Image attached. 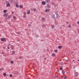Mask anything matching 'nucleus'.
Segmentation results:
<instances>
[{"label":"nucleus","instance_id":"1","mask_svg":"<svg viewBox=\"0 0 79 79\" xmlns=\"http://www.w3.org/2000/svg\"><path fill=\"white\" fill-rule=\"evenodd\" d=\"M1 41H2V42H4V41H5L6 40V39L5 38H1Z\"/></svg>","mask_w":79,"mask_h":79},{"label":"nucleus","instance_id":"2","mask_svg":"<svg viewBox=\"0 0 79 79\" xmlns=\"http://www.w3.org/2000/svg\"><path fill=\"white\" fill-rule=\"evenodd\" d=\"M74 74H75V76L77 77L78 76V74H79V73H78L77 72H75L74 73Z\"/></svg>","mask_w":79,"mask_h":79},{"label":"nucleus","instance_id":"3","mask_svg":"<svg viewBox=\"0 0 79 79\" xmlns=\"http://www.w3.org/2000/svg\"><path fill=\"white\" fill-rule=\"evenodd\" d=\"M51 17L52 19H55V14H53L52 15Z\"/></svg>","mask_w":79,"mask_h":79},{"label":"nucleus","instance_id":"4","mask_svg":"<svg viewBox=\"0 0 79 79\" xmlns=\"http://www.w3.org/2000/svg\"><path fill=\"white\" fill-rule=\"evenodd\" d=\"M51 55L52 57H55V56H56V54L55 53H52Z\"/></svg>","mask_w":79,"mask_h":79},{"label":"nucleus","instance_id":"5","mask_svg":"<svg viewBox=\"0 0 79 79\" xmlns=\"http://www.w3.org/2000/svg\"><path fill=\"white\" fill-rule=\"evenodd\" d=\"M8 15V13H5L3 14V16H4V17H6V16H7Z\"/></svg>","mask_w":79,"mask_h":79},{"label":"nucleus","instance_id":"6","mask_svg":"<svg viewBox=\"0 0 79 79\" xmlns=\"http://www.w3.org/2000/svg\"><path fill=\"white\" fill-rule=\"evenodd\" d=\"M15 73L16 75H18V74H19V72H18V71H16L15 72Z\"/></svg>","mask_w":79,"mask_h":79},{"label":"nucleus","instance_id":"7","mask_svg":"<svg viewBox=\"0 0 79 79\" xmlns=\"http://www.w3.org/2000/svg\"><path fill=\"white\" fill-rule=\"evenodd\" d=\"M42 4L43 5H45L46 4V2L44 1H42Z\"/></svg>","mask_w":79,"mask_h":79},{"label":"nucleus","instance_id":"8","mask_svg":"<svg viewBox=\"0 0 79 79\" xmlns=\"http://www.w3.org/2000/svg\"><path fill=\"white\" fill-rule=\"evenodd\" d=\"M10 47L11 48V50H14V48H15V47H14V46H13L12 45H11L10 46Z\"/></svg>","mask_w":79,"mask_h":79},{"label":"nucleus","instance_id":"9","mask_svg":"<svg viewBox=\"0 0 79 79\" xmlns=\"http://www.w3.org/2000/svg\"><path fill=\"white\" fill-rule=\"evenodd\" d=\"M55 14L56 15H58V10H56V11H55Z\"/></svg>","mask_w":79,"mask_h":79},{"label":"nucleus","instance_id":"10","mask_svg":"<svg viewBox=\"0 0 79 79\" xmlns=\"http://www.w3.org/2000/svg\"><path fill=\"white\" fill-rule=\"evenodd\" d=\"M10 6V4L9 3H7V4L6 5V7H9V6Z\"/></svg>","mask_w":79,"mask_h":79},{"label":"nucleus","instance_id":"11","mask_svg":"<svg viewBox=\"0 0 79 79\" xmlns=\"http://www.w3.org/2000/svg\"><path fill=\"white\" fill-rule=\"evenodd\" d=\"M60 18V16H59V14H58L56 15V18Z\"/></svg>","mask_w":79,"mask_h":79},{"label":"nucleus","instance_id":"12","mask_svg":"<svg viewBox=\"0 0 79 79\" xmlns=\"http://www.w3.org/2000/svg\"><path fill=\"white\" fill-rule=\"evenodd\" d=\"M62 48V46H58V48H59V49H61Z\"/></svg>","mask_w":79,"mask_h":79},{"label":"nucleus","instance_id":"13","mask_svg":"<svg viewBox=\"0 0 79 79\" xmlns=\"http://www.w3.org/2000/svg\"><path fill=\"white\" fill-rule=\"evenodd\" d=\"M49 11H50V10L48 9H46L45 10V12H46V13H47L48 12H49Z\"/></svg>","mask_w":79,"mask_h":79},{"label":"nucleus","instance_id":"14","mask_svg":"<svg viewBox=\"0 0 79 79\" xmlns=\"http://www.w3.org/2000/svg\"><path fill=\"white\" fill-rule=\"evenodd\" d=\"M51 27L52 29H54L55 28V26H54L53 25H51Z\"/></svg>","mask_w":79,"mask_h":79},{"label":"nucleus","instance_id":"15","mask_svg":"<svg viewBox=\"0 0 79 79\" xmlns=\"http://www.w3.org/2000/svg\"><path fill=\"white\" fill-rule=\"evenodd\" d=\"M30 13H31V11L30 10H28V11L27 12V14L28 15H29V14H30Z\"/></svg>","mask_w":79,"mask_h":79},{"label":"nucleus","instance_id":"16","mask_svg":"<svg viewBox=\"0 0 79 79\" xmlns=\"http://www.w3.org/2000/svg\"><path fill=\"white\" fill-rule=\"evenodd\" d=\"M13 19H14V20H16V19H17V18L15 16H13Z\"/></svg>","mask_w":79,"mask_h":79},{"label":"nucleus","instance_id":"17","mask_svg":"<svg viewBox=\"0 0 79 79\" xmlns=\"http://www.w3.org/2000/svg\"><path fill=\"white\" fill-rule=\"evenodd\" d=\"M15 51H12V55H14V54H15Z\"/></svg>","mask_w":79,"mask_h":79},{"label":"nucleus","instance_id":"18","mask_svg":"<svg viewBox=\"0 0 79 79\" xmlns=\"http://www.w3.org/2000/svg\"><path fill=\"white\" fill-rule=\"evenodd\" d=\"M16 34H17L19 35V34H21V32H16Z\"/></svg>","mask_w":79,"mask_h":79},{"label":"nucleus","instance_id":"19","mask_svg":"<svg viewBox=\"0 0 79 79\" xmlns=\"http://www.w3.org/2000/svg\"><path fill=\"white\" fill-rule=\"evenodd\" d=\"M62 67H63V66H62L61 67H60V70H61V71H63V68H62Z\"/></svg>","mask_w":79,"mask_h":79},{"label":"nucleus","instance_id":"20","mask_svg":"<svg viewBox=\"0 0 79 79\" xmlns=\"http://www.w3.org/2000/svg\"><path fill=\"white\" fill-rule=\"evenodd\" d=\"M19 7L21 8H23V6H22L21 5H19Z\"/></svg>","mask_w":79,"mask_h":79},{"label":"nucleus","instance_id":"21","mask_svg":"<svg viewBox=\"0 0 79 79\" xmlns=\"http://www.w3.org/2000/svg\"><path fill=\"white\" fill-rule=\"evenodd\" d=\"M11 18V15H9L8 16V18H9V19H10V18Z\"/></svg>","mask_w":79,"mask_h":79},{"label":"nucleus","instance_id":"22","mask_svg":"<svg viewBox=\"0 0 79 79\" xmlns=\"http://www.w3.org/2000/svg\"><path fill=\"white\" fill-rule=\"evenodd\" d=\"M11 64H14V62L13 61V60H11L10 62Z\"/></svg>","mask_w":79,"mask_h":79},{"label":"nucleus","instance_id":"23","mask_svg":"<svg viewBox=\"0 0 79 79\" xmlns=\"http://www.w3.org/2000/svg\"><path fill=\"white\" fill-rule=\"evenodd\" d=\"M10 77H12L13 75H12V74H10Z\"/></svg>","mask_w":79,"mask_h":79},{"label":"nucleus","instance_id":"24","mask_svg":"<svg viewBox=\"0 0 79 79\" xmlns=\"http://www.w3.org/2000/svg\"><path fill=\"white\" fill-rule=\"evenodd\" d=\"M3 75L5 77V76H6V73H4L3 74Z\"/></svg>","mask_w":79,"mask_h":79},{"label":"nucleus","instance_id":"25","mask_svg":"<svg viewBox=\"0 0 79 79\" xmlns=\"http://www.w3.org/2000/svg\"><path fill=\"white\" fill-rule=\"evenodd\" d=\"M16 6L17 7V8H19V5H18V4H16Z\"/></svg>","mask_w":79,"mask_h":79},{"label":"nucleus","instance_id":"26","mask_svg":"<svg viewBox=\"0 0 79 79\" xmlns=\"http://www.w3.org/2000/svg\"><path fill=\"white\" fill-rule=\"evenodd\" d=\"M19 58V59H22L23 58V57L22 56H20Z\"/></svg>","mask_w":79,"mask_h":79},{"label":"nucleus","instance_id":"27","mask_svg":"<svg viewBox=\"0 0 79 79\" xmlns=\"http://www.w3.org/2000/svg\"><path fill=\"white\" fill-rule=\"evenodd\" d=\"M47 7H48V8H50V5H48L47 6Z\"/></svg>","mask_w":79,"mask_h":79},{"label":"nucleus","instance_id":"28","mask_svg":"<svg viewBox=\"0 0 79 79\" xmlns=\"http://www.w3.org/2000/svg\"><path fill=\"white\" fill-rule=\"evenodd\" d=\"M54 52H55V53H57L58 52V51L56 49L54 50Z\"/></svg>","mask_w":79,"mask_h":79},{"label":"nucleus","instance_id":"29","mask_svg":"<svg viewBox=\"0 0 79 79\" xmlns=\"http://www.w3.org/2000/svg\"><path fill=\"white\" fill-rule=\"evenodd\" d=\"M62 73L63 74H65V72H64V71L62 70Z\"/></svg>","mask_w":79,"mask_h":79},{"label":"nucleus","instance_id":"30","mask_svg":"<svg viewBox=\"0 0 79 79\" xmlns=\"http://www.w3.org/2000/svg\"><path fill=\"white\" fill-rule=\"evenodd\" d=\"M7 10H3V13H6Z\"/></svg>","mask_w":79,"mask_h":79},{"label":"nucleus","instance_id":"31","mask_svg":"<svg viewBox=\"0 0 79 79\" xmlns=\"http://www.w3.org/2000/svg\"><path fill=\"white\" fill-rule=\"evenodd\" d=\"M68 27H69V28H71V25L69 24L68 26Z\"/></svg>","mask_w":79,"mask_h":79},{"label":"nucleus","instance_id":"32","mask_svg":"<svg viewBox=\"0 0 79 79\" xmlns=\"http://www.w3.org/2000/svg\"><path fill=\"white\" fill-rule=\"evenodd\" d=\"M35 37L36 38H37V37H39V35H35Z\"/></svg>","mask_w":79,"mask_h":79},{"label":"nucleus","instance_id":"33","mask_svg":"<svg viewBox=\"0 0 79 79\" xmlns=\"http://www.w3.org/2000/svg\"><path fill=\"white\" fill-rule=\"evenodd\" d=\"M3 68H2L1 69H0V71H1V70H3Z\"/></svg>","mask_w":79,"mask_h":79},{"label":"nucleus","instance_id":"34","mask_svg":"<svg viewBox=\"0 0 79 79\" xmlns=\"http://www.w3.org/2000/svg\"><path fill=\"white\" fill-rule=\"evenodd\" d=\"M34 12H35V11H36V9L35 8H34Z\"/></svg>","mask_w":79,"mask_h":79},{"label":"nucleus","instance_id":"35","mask_svg":"<svg viewBox=\"0 0 79 79\" xmlns=\"http://www.w3.org/2000/svg\"><path fill=\"white\" fill-rule=\"evenodd\" d=\"M9 1H10V3H11L13 2V0H9Z\"/></svg>","mask_w":79,"mask_h":79},{"label":"nucleus","instance_id":"36","mask_svg":"<svg viewBox=\"0 0 79 79\" xmlns=\"http://www.w3.org/2000/svg\"><path fill=\"white\" fill-rule=\"evenodd\" d=\"M48 2H49V0H46V3H48Z\"/></svg>","mask_w":79,"mask_h":79},{"label":"nucleus","instance_id":"37","mask_svg":"<svg viewBox=\"0 0 79 79\" xmlns=\"http://www.w3.org/2000/svg\"><path fill=\"white\" fill-rule=\"evenodd\" d=\"M41 19L43 21H44V19H45V18H42Z\"/></svg>","mask_w":79,"mask_h":79},{"label":"nucleus","instance_id":"38","mask_svg":"<svg viewBox=\"0 0 79 79\" xmlns=\"http://www.w3.org/2000/svg\"><path fill=\"white\" fill-rule=\"evenodd\" d=\"M42 27H45V24H43L42 25Z\"/></svg>","mask_w":79,"mask_h":79},{"label":"nucleus","instance_id":"39","mask_svg":"<svg viewBox=\"0 0 79 79\" xmlns=\"http://www.w3.org/2000/svg\"><path fill=\"white\" fill-rule=\"evenodd\" d=\"M5 54V52H2V55H3V54Z\"/></svg>","mask_w":79,"mask_h":79},{"label":"nucleus","instance_id":"40","mask_svg":"<svg viewBox=\"0 0 79 79\" xmlns=\"http://www.w3.org/2000/svg\"><path fill=\"white\" fill-rule=\"evenodd\" d=\"M23 18H26V17L25 15H23Z\"/></svg>","mask_w":79,"mask_h":79},{"label":"nucleus","instance_id":"41","mask_svg":"<svg viewBox=\"0 0 79 79\" xmlns=\"http://www.w3.org/2000/svg\"><path fill=\"white\" fill-rule=\"evenodd\" d=\"M62 26L63 27H65V25H63Z\"/></svg>","mask_w":79,"mask_h":79},{"label":"nucleus","instance_id":"42","mask_svg":"<svg viewBox=\"0 0 79 79\" xmlns=\"http://www.w3.org/2000/svg\"><path fill=\"white\" fill-rule=\"evenodd\" d=\"M28 26L29 27H31V25L30 24H29V25H28Z\"/></svg>","mask_w":79,"mask_h":79},{"label":"nucleus","instance_id":"43","mask_svg":"<svg viewBox=\"0 0 79 79\" xmlns=\"http://www.w3.org/2000/svg\"><path fill=\"white\" fill-rule=\"evenodd\" d=\"M14 13H15V12H12V15H13V14H14Z\"/></svg>","mask_w":79,"mask_h":79},{"label":"nucleus","instance_id":"44","mask_svg":"<svg viewBox=\"0 0 79 79\" xmlns=\"http://www.w3.org/2000/svg\"><path fill=\"white\" fill-rule=\"evenodd\" d=\"M8 45H11V44L10 43L9 44H8Z\"/></svg>","mask_w":79,"mask_h":79},{"label":"nucleus","instance_id":"45","mask_svg":"<svg viewBox=\"0 0 79 79\" xmlns=\"http://www.w3.org/2000/svg\"><path fill=\"white\" fill-rule=\"evenodd\" d=\"M77 23L78 24H79V21L77 22Z\"/></svg>","mask_w":79,"mask_h":79},{"label":"nucleus","instance_id":"46","mask_svg":"<svg viewBox=\"0 0 79 79\" xmlns=\"http://www.w3.org/2000/svg\"><path fill=\"white\" fill-rule=\"evenodd\" d=\"M47 51H48V52H49V50H48V49H47Z\"/></svg>","mask_w":79,"mask_h":79},{"label":"nucleus","instance_id":"47","mask_svg":"<svg viewBox=\"0 0 79 79\" xmlns=\"http://www.w3.org/2000/svg\"><path fill=\"white\" fill-rule=\"evenodd\" d=\"M7 49H10V47H7Z\"/></svg>","mask_w":79,"mask_h":79},{"label":"nucleus","instance_id":"48","mask_svg":"<svg viewBox=\"0 0 79 79\" xmlns=\"http://www.w3.org/2000/svg\"><path fill=\"white\" fill-rule=\"evenodd\" d=\"M78 32V34H79V30H77V31Z\"/></svg>","mask_w":79,"mask_h":79},{"label":"nucleus","instance_id":"49","mask_svg":"<svg viewBox=\"0 0 79 79\" xmlns=\"http://www.w3.org/2000/svg\"><path fill=\"white\" fill-rule=\"evenodd\" d=\"M3 48L4 49H5V47H3Z\"/></svg>","mask_w":79,"mask_h":79},{"label":"nucleus","instance_id":"50","mask_svg":"<svg viewBox=\"0 0 79 79\" xmlns=\"http://www.w3.org/2000/svg\"><path fill=\"white\" fill-rule=\"evenodd\" d=\"M68 60H66V62H68Z\"/></svg>","mask_w":79,"mask_h":79},{"label":"nucleus","instance_id":"51","mask_svg":"<svg viewBox=\"0 0 79 79\" xmlns=\"http://www.w3.org/2000/svg\"><path fill=\"white\" fill-rule=\"evenodd\" d=\"M66 23L67 24H68V23H68V22H66Z\"/></svg>","mask_w":79,"mask_h":79},{"label":"nucleus","instance_id":"52","mask_svg":"<svg viewBox=\"0 0 79 79\" xmlns=\"http://www.w3.org/2000/svg\"><path fill=\"white\" fill-rule=\"evenodd\" d=\"M44 59L45 60H47V58H44Z\"/></svg>","mask_w":79,"mask_h":79},{"label":"nucleus","instance_id":"53","mask_svg":"<svg viewBox=\"0 0 79 79\" xmlns=\"http://www.w3.org/2000/svg\"><path fill=\"white\" fill-rule=\"evenodd\" d=\"M66 77H64V79H66Z\"/></svg>","mask_w":79,"mask_h":79},{"label":"nucleus","instance_id":"54","mask_svg":"<svg viewBox=\"0 0 79 79\" xmlns=\"http://www.w3.org/2000/svg\"><path fill=\"white\" fill-rule=\"evenodd\" d=\"M58 64H60V62H58Z\"/></svg>","mask_w":79,"mask_h":79},{"label":"nucleus","instance_id":"55","mask_svg":"<svg viewBox=\"0 0 79 79\" xmlns=\"http://www.w3.org/2000/svg\"><path fill=\"white\" fill-rule=\"evenodd\" d=\"M59 71H60V70H57V71H58V72H59Z\"/></svg>","mask_w":79,"mask_h":79},{"label":"nucleus","instance_id":"56","mask_svg":"<svg viewBox=\"0 0 79 79\" xmlns=\"http://www.w3.org/2000/svg\"><path fill=\"white\" fill-rule=\"evenodd\" d=\"M73 61H74L75 60H73Z\"/></svg>","mask_w":79,"mask_h":79},{"label":"nucleus","instance_id":"57","mask_svg":"<svg viewBox=\"0 0 79 79\" xmlns=\"http://www.w3.org/2000/svg\"><path fill=\"white\" fill-rule=\"evenodd\" d=\"M72 53H74V52H72Z\"/></svg>","mask_w":79,"mask_h":79},{"label":"nucleus","instance_id":"58","mask_svg":"<svg viewBox=\"0 0 79 79\" xmlns=\"http://www.w3.org/2000/svg\"><path fill=\"white\" fill-rule=\"evenodd\" d=\"M3 56H5V55H3Z\"/></svg>","mask_w":79,"mask_h":79},{"label":"nucleus","instance_id":"59","mask_svg":"<svg viewBox=\"0 0 79 79\" xmlns=\"http://www.w3.org/2000/svg\"><path fill=\"white\" fill-rule=\"evenodd\" d=\"M78 61H79V59L77 60Z\"/></svg>","mask_w":79,"mask_h":79},{"label":"nucleus","instance_id":"60","mask_svg":"<svg viewBox=\"0 0 79 79\" xmlns=\"http://www.w3.org/2000/svg\"><path fill=\"white\" fill-rule=\"evenodd\" d=\"M60 65H62V64L61 63L60 64Z\"/></svg>","mask_w":79,"mask_h":79},{"label":"nucleus","instance_id":"61","mask_svg":"<svg viewBox=\"0 0 79 79\" xmlns=\"http://www.w3.org/2000/svg\"><path fill=\"white\" fill-rule=\"evenodd\" d=\"M74 68H75L74 67H73V69H74Z\"/></svg>","mask_w":79,"mask_h":79},{"label":"nucleus","instance_id":"62","mask_svg":"<svg viewBox=\"0 0 79 79\" xmlns=\"http://www.w3.org/2000/svg\"><path fill=\"white\" fill-rule=\"evenodd\" d=\"M19 40H18L17 42H19Z\"/></svg>","mask_w":79,"mask_h":79},{"label":"nucleus","instance_id":"63","mask_svg":"<svg viewBox=\"0 0 79 79\" xmlns=\"http://www.w3.org/2000/svg\"><path fill=\"white\" fill-rule=\"evenodd\" d=\"M56 5H55V6H56Z\"/></svg>","mask_w":79,"mask_h":79},{"label":"nucleus","instance_id":"64","mask_svg":"<svg viewBox=\"0 0 79 79\" xmlns=\"http://www.w3.org/2000/svg\"><path fill=\"white\" fill-rule=\"evenodd\" d=\"M45 25L46 26V25H47V24H45Z\"/></svg>","mask_w":79,"mask_h":79}]
</instances>
